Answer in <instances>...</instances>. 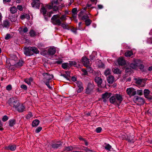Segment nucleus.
<instances>
[{
  "label": "nucleus",
  "instance_id": "5fc2aeb1",
  "mask_svg": "<svg viewBox=\"0 0 152 152\" xmlns=\"http://www.w3.org/2000/svg\"><path fill=\"white\" fill-rule=\"evenodd\" d=\"M137 94L139 95H142L143 91L142 90H139L137 91Z\"/></svg>",
  "mask_w": 152,
  "mask_h": 152
},
{
  "label": "nucleus",
  "instance_id": "f03ea898",
  "mask_svg": "<svg viewBox=\"0 0 152 152\" xmlns=\"http://www.w3.org/2000/svg\"><path fill=\"white\" fill-rule=\"evenodd\" d=\"M60 15H55L53 16L51 18V22L55 25L58 26H60L61 24V21L59 18Z\"/></svg>",
  "mask_w": 152,
  "mask_h": 152
},
{
  "label": "nucleus",
  "instance_id": "c85d7f7f",
  "mask_svg": "<svg viewBox=\"0 0 152 152\" xmlns=\"http://www.w3.org/2000/svg\"><path fill=\"white\" fill-rule=\"evenodd\" d=\"M125 55L126 57H130L133 55V53L132 51L128 50L125 52Z\"/></svg>",
  "mask_w": 152,
  "mask_h": 152
},
{
  "label": "nucleus",
  "instance_id": "393cba45",
  "mask_svg": "<svg viewBox=\"0 0 152 152\" xmlns=\"http://www.w3.org/2000/svg\"><path fill=\"white\" fill-rule=\"evenodd\" d=\"M134 80L136 83L139 85H140L142 84V79L139 78H134Z\"/></svg>",
  "mask_w": 152,
  "mask_h": 152
},
{
  "label": "nucleus",
  "instance_id": "1a4fd4ad",
  "mask_svg": "<svg viewBox=\"0 0 152 152\" xmlns=\"http://www.w3.org/2000/svg\"><path fill=\"white\" fill-rule=\"evenodd\" d=\"M76 83L77 86L79 88L77 91V92L78 93H80L83 89V84L80 81H77Z\"/></svg>",
  "mask_w": 152,
  "mask_h": 152
},
{
  "label": "nucleus",
  "instance_id": "f257e3e1",
  "mask_svg": "<svg viewBox=\"0 0 152 152\" xmlns=\"http://www.w3.org/2000/svg\"><path fill=\"white\" fill-rule=\"evenodd\" d=\"M123 100V98L120 94H115L109 99L110 103L115 105L119 106Z\"/></svg>",
  "mask_w": 152,
  "mask_h": 152
},
{
  "label": "nucleus",
  "instance_id": "412c9836",
  "mask_svg": "<svg viewBox=\"0 0 152 152\" xmlns=\"http://www.w3.org/2000/svg\"><path fill=\"white\" fill-rule=\"evenodd\" d=\"M10 22L7 20H4L2 26L3 27L8 28L10 26Z\"/></svg>",
  "mask_w": 152,
  "mask_h": 152
},
{
  "label": "nucleus",
  "instance_id": "39448f33",
  "mask_svg": "<svg viewBox=\"0 0 152 152\" xmlns=\"http://www.w3.org/2000/svg\"><path fill=\"white\" fill-rule=\"evenodd\" d=\"M42 75L44 77L43 81L44 82L46 81H49L53 78V77L52 75H50L48 73H44L42 74Z\"/></svg>",
  "mask_w": 152,
  "mask_h": 152
},
{
  "label": "nucleus",
  "instance_id": "c756f323",
  "mask_svg": "<svg viewBox=\"0 0 152 152\" xmlns=\"http://www.w3.org/2000/svg\"><path fill=\"white\" fill-rule=\"evenodd\" d=\"M111 69H107L105 70L104 72V74L106 76L107 75L109 76L111 74Z\"/></svg>",
  "mask_w": 152,
  "mask_h": 152
},
{
  "label": "nucleus",
  "instance_id": "58836bf2",
  "mask_svg": "<svg viewBox=\"0 0 152 152\" xmlns=\"http://www.w3.org/2000/svg\"><path fill=\"white\" fill-rule=\"evenodd\" d=\"M24 63V62L22 60H20L17 63V66H22L23 64Z\"/></svg>",
  "mask_w": 152,
  "mask_h": 152
},
{
  "label": "nucleus",
  "instance_id": "5701e85b",
  "mask_svg": "<svg viewBox=\"0 0 152 152\" xmlns=\"http://www.w3.org/2000/svg\"><path fill=\"white\" fill-rule=\"evenodd\" d=\"M61 66L62 67L65 69H68L70 67V64L69 63H67L62 64Z\"/></svg>",
  "mask_w": 152,
  "mask_h": 152
},
{
  "label": "nucleus",
  "instance_id": "6ab92c4d",
  "mask_svg": "<svg viewBox=\"0 0 152 152\" xmlns=\"http://www.w3.org/2000/svg\"><path fill=\"white\" fill-rule=\"evenodd\" d=\"M41 12L42 13L43 15L45 16V18L46 20H48V18L45 17L46 14L47 10L45 7H42L40 10Z\"/></svg>",
  "mask_w": 152,
  "mask_h": 152
},
{
  "label": "nucleus",
  "instance_id": "69168bd1",
  "mask_svg": "<svg viewBox=\"0 0 152 152\" xmlns=\"http://www.w3.org/2000/svg\"><path fill=\"white\" fill-rule=\"evenodd\" d=\"M53 10L54 11H56L58 9V8L56 5L54 6L53 7Z\"/></svg>",
  "mask_w": 152,
  "mask_h": 152
},
{
  "label": "nucleus",
  "instance_id": "37998d69",
  "mask_svg": "<svg viewBox=\"0 0 152 152\" xmlns=\"http://www.w3.org/2000/svg\"><path fill=\"white\" fill-rule=\"evenodd\" d=\"M105 148L107 150L110 151L111 148V146L109 144H107L105 145Z\"/></svg>",
  "mask_w": 152,
  "mask_h": 152
},
{
  "label": "nucleus",
  "instance_id": "423d86ee",
  "mask_svg": "<svg viewBox=\"0 0 152 152\" xmlns=\"http://www.w3.org/2000/svg\"><path fill=\"white\" fill-rule=\"evenodd\" d=\"M94 88V85L93 84L89 83H88L87 88L86 89V93L90 94L93 90Z\"/></svg>",
  "mask_w": 152,
  "mask_h": 152
},
{
  "label": "nucleus",
  "instance_id": "2eb2a0df",
  "mask_svg": "<svg viewBox=\"0 0 152 152\" xmlns=\"http://www.w3.org/2000/svg\"><path fill=\"white\" fill-rule=\"evenodd\" d=\"M118 63L119 65H124L126 63L124 59L123 58H120L118 59Z\"/></svg>",
  "mask_w": 152,
  "mask_h": 152
},
{
  "label": "nucleus",
  "instance_id": "09e8293b",
  "mask_svg": "<svg viewBox=\"0 0 152 152\" xmlns=\"http://www.w3.org/2000/svg\"><path fill=\"white\" fill-rule=\"evenodd\" d=\"M73 150V148L71 146L66 147L65 148V150L67 151H71Z\"/></svg>",
  "mask_w": 152,
  "mask_h": 152
},
{
  "label": "nucleus",
  "instance_id": "f3484780",
  "mask_svg": "<svg viewBox=\"0 0 152 152\" xmlns=\"http://www.w3.org/2000/svg\"><path fill=\"white\" fill-rule=\"evenodd\" d=\"M29 34L31 37H33L35 36L38 35H39V33L35 32L33 30H31L30 31Z\"/></svg>",
  "mask_w": 152,
  "mask_h": 152
},
{
  "label": "nucleus",
  "instance_id": "864d4df0",
  "mask_svg": "<svg viewBox=\"0 0 152 152\" xmlns=\"http://www.w3.org/2000/svg\"><path fill=\"white\" fill-rule=\"evenodd\" d=\"M42 127H37L35 130V132L37 133L39 132L42 129Z\"/></svg>",
  "mask_w": 152,
  "mask_h": 152
},
{
  "label": "nucleus",
  "instance_id": "e2e57ef3",
  "mask_svg": "<svg viewBox=\"0 0 152 152\" xmlns=\"http://www.w3.org/2000/svg\"><path fill=\"white\" fill-rule=\"evenodd\" d=\"M81 24V22H79L78 23V26H79V27H78V29L80 30H84V29H85L86 27H85L84 29H82L80 27V26Z\"/></svg>",
  "mask_w": 152,
  "mask_h": 152
},
{
  "label": "nucleus",
  "instance_id": "c9c22d12",
  "mask_svg": "<svg viewBox=\"0 0 152 152\" xmlns=\"http://www.w3.org/2000/svg\"><path fill=\"white\" fill-rule=\"evenodd\" d=\"M96 53L95 52H93L92 54L90 55V58L91 60H93L96 58L95 55H96Z\"/></svg>",
  "mask_w": 152,
  "mask_h": 152
},
{
  "label": "nucleus",
  "instance_id": "f8f14e48",
  "mask_svg": "<svg viewBox=\"0 0 152 152\" xmlns=\"http://www.w3.org/2000/svg\"><path fill=\"white\" fill-rule=\"evenodd\" d=\"M19 112H22L25 110V107L22 104H19L17 108H16Z\"/></svg>",
  "mask_w": 152,
  "mask_h": 152
},
{
  "label": "nucleus",
  "instance_id": "bf43d9fd",
  "mask_svg": "<svg viewBox=\"0 0 152 152\" xmlns=\"http://www.w3.org/2000/svg\"><path fill=\"white\" fill-rule=\"evenodd\" d=\"M102 130V128L101 127H99L96 128V131L97 133H100Z\"/></svg>",
  "mask_w": 152,
  "mask_h": 152
},
{
  "label": "nucleus",
  "instance_id": "13d9d810",
  "mask_svg": "<svg viewBox=\"0 0 152 152\" xmlns=\"http://www.w3.org/2000/svg\"><path fill=\"white\" fill-rule=\"evenodd\" d=\"M11 37V36L10 34H7L5 37V39L6 40H8L10 39Z\"/></svg>",
  "mask_w": 152,
  "mask_h": 152
},
{
  "label": "nucleus",
  "instance_id": "338daca9",
  "mask_svg": "<svg viewBox=\"0 0 152 152\" xmlns=\"http://www.w3.org/2000/svg\"><path fill=\"white\" fill-rule=\"evenodd\" d=\"M17 8L20 11H21L23 10L22 7L21 5H18L17 7Z\"/></svg>",
  "mask_w": 152,
  "mask_h": 152
},
{
  "label": "nucleus",
  "instance_id": "ddd939ff",
  "mask_svg": "<svg viewBox=\"0 0 152 152\" xmlns=\"http://www.w3.org/2000/svg\"><path fill=\"white\" fill-rule=\"evenodd\" d=\"M107 78V81L109 83L112 84L114 82L115 79L113 76L111 75H109Z\"/></svg>",
  "mask_w": 152,
  "mask_h": 152
},
{
  "label": "nucleus",
  "instance_id": "4be33fe9",
  "mask_svg": "<svg viewBox=\"0 0 152 152\" xmlns=\"http://www.w3.org/2000/svg\"><path fill=\"white\" fill-rule=\"evenodd\" d=\"M111 96L110 93L106 92L102 94V99H108Z\"/></svg>",
  "mask_w": 152,
  "mask_h": 152
},
{
  "label": "nucleus",
  "instance_id": "4c0bfd02",
  "mask_svg": "<svg viewBox=\"0 0 152 152\" xmlns=\"http://www.w3.org/2000/svg\"><path fill=\"white\" fill-rule=\"evenodd\" d=\"M113 72L114 73L117 74H120L121 73V71H120L119 69L118 68L114 69Z\"/></svg>",
  "mask_w": 152,
  "mask_h": 152
},
{
  "label": "nucleus",
  "instance_id": "a211bd4d",
  "mask_svg": "<svg viewBox=\"0 0 152 152\" xmlns=\"http://www.w3.org/2000/svg\"><path fill=\"white\" fill-rule=\"evenodd\" d=\"M55 49L54 48H50L48 50V53L50 55H53L56 53Z\"/></svg>",
  "mask_w": 152,
  "mask_h": 152
},
{
  "label": "nucleus",
  "instance_id": "c03bdc74",
  "mask_svg": "<svg viewBox=\"0 0 152 152\" xmlns=\"http://www.w3.org/2000/svg\"><path fill=\"white\" fill-rule=\"evenodd\" d=\"M64 29H68V26L67 24H65L64 23H61L60 25Z\"/></svg>",
  "mask_w": 152,
  "mask_h": 152
},
{
  "label": "nucleus",
  "instance_id": "7ed1b4c3",
  "mask_svg": "<svg viewBox=\"0 0 152 152\" xmlns=\"http://www.w3.org/2000/svg\"><path fill=\"white\" fill-rule=\"evenodd\" d=\"M8 103L10 106L17 108L19 103L18 101L15 99V98L12 97L9 99Z\"/></svg>",
  "mask_w": 152,
  "mask_h": 152
},
{
  "label": "nucleus",
  "instance_id": "a878e982",
  "mask_svg": "<svg viewBox=\"0 0 152 152\" xmlns=\"http://www.w3.org/2000/svg\"><path fill=\"white\" fill-rule=\"evenodd\" d=\"M30 48L31 49L32 53H35L36 54L39 53V51L38 50L37 48L35 47H31Z\"/></svg>",
  "mask_w": 152,
  "mask_h": 152
},
{
  "label": "nucleus",
  "instance_id": "9d476101",
  "mask_svg": "<svg viewBox=\"0 0 152 152\" xmlns=\"http://www.w3.org/2000/svg\"><path fill=\"white\" fill-rule=\"evenodd\" d=\"M94 80L99 87H102L101 84L102 82V80L101 78L99 77H95Z\"/></svg>",
  "mask_w": 152,
  "mask_h": 152
},
{
  "label": "nucleus",
  "instance_id": "4d7b16f0",
  "mask_svg": "<svg viewBox=\"0 0 152 152\" xmlns=\"http://www.w3.org/2000/svg\"><path fill=\"white\" fill-rule=\"evenodd\" d=\"M77 8H73L72 10V12L74 14H77Z\"/></svg>",
  "mask_w": 152,
  "mask_h": 152
},
{
  "label": "nucleus",
  "instance_id": "b1692460",
  "mask_svg": "<svg viewBox=\"0 0 152 152\" xmlns=\"http://www.w3.org/2000/svg\"><path fill=\"white\" fill-rule=\"evenodd\" d=\"M39 120H34L32 122V126L33 127H36L39 124Z\"/></svg>",
  "mask_w": 152,
  "mask_h": 152
},
{
  "label": "nucleus",
  "instance_id": "052dcab7",
  "mask_svg": "<svg viewBox=\"0 0 152 152\" xmlns=\"http://www.w3.org/2000/svg\"><path fill=\"white\" fill-rule=\"evenodd\" d=\"M12 88V86L10 85H9L6 87V89L8 91L11 90Z\"/></svg>",
  "mask_w": 152,
  "mask_h": 152
},
{
  "label": "nucleus",
  "instance_id": "2f4dec72",
  "mask_svg": "<svg viewBox=\"0 0 152 152\" xmlns=\"http://www.w3.org/2000/svg\"><path fill=\"white\" fill-rule=\"evenodd\" d=\"M85 24L86 26H89L92 22V20L89 19H88L85 20Z\"/></svg>",
  "mask_w": 152,
  "mask_h": 152
},
{
  "label": "nucleus",
  "instance_id": "bb28decb",
  "mask_svg": "<svg viewBox=\"0 0 152 152\" xmlns=\"http://www.w3.org/2000/svg\"><path fill=\"white\" fill-rule=\"evenodd\" d=\"M32 81L33 79L31 77L26 79L25 80V82L29 85H31V83L32 82Z\"/></svg>",
  "mask_w": 152,
  "mask_h": 152
},
{
  "label": "nucleus",
  "instance_id": "a18cd8bd",
  "mask_svg": "<svg viewBox=\"0 0 152 152\" xmlns=\"http://www.w3.org/2000/svg\"><path fill=\"white\" fill-rule=\"evenodd\" d=\"M37 47L38 48L40 49H43L44 48V45L41 43H39L38 44Z\"/></svg>",
  "mask_w": 152,
  "mask_h": 152
},
{
  "label": "nucleus",
  "instance_id": "79ce46f5",
  "mask_svg": "<svg viewBox=\"0 0 152 152\" xmlns=\"http://www.w3.org/2000/svg\"><path fill=\"white\" fill-rule=\"evenodd\" d=\"M69 64H70V67L71 66L73 65L74 66H75L77 65V63L74 61H69Z\"/></svg>",
  "mask_w": 152,
  "mask_h": 152
},
{
  "label": "nucleus",
  "instance_id": "72a5a7b5",
  "mask_svg": "<svg viewBox=\"0 0 152 152\" xmlns=\"http://www.w3.org/2000/svg\"><path fill=\"white\" fill-rule=\"evenodd\" d=\"M59 0H52L51 3L53 6L57 5L59 3Z\"/></svg>",
  "mask_w": 152,
  "mask_h": 152
},
{
  "label": "nucleus",
  "instance_id": "49530a36",
  "mask_svg": "<svg viewBox=\"0 0 152 152\" xmlns=\"http://www.w3.org/2000/svg\"><path fill=\"white\" fill-rule=\"evenodd\" d=\"M90 17V16H88V15H83L81 18V19L82 20H86L88 19V18Z\"/></svg>",
  "mask_w": 152,
  "mask_h": 152
},
{
  "label": "nucleus",
  "instance_id": "f704fd0d",
  "mask_svg": "<svg viewBox=\"0 0 152 152\" xmlns=\"http://www.w3.org/2000/svg\"><path fill=\"white\" fill-rule=\"evenodd\" d=\"M28 31V29L26 27H24V28H21L20 32L21 33H26Z\"/></svg>",
  "mask_w": 152,
  "mask_h": 152
},
{
  "label": "nucleus",
  "instance_id": "8fccbe9b",
  "mask_svg": "<svg viewBox=\"0 0 152 152\" xmlns=\"http://www.w3.org/2000/svg\"><path fill=\"white\" fill-rule=\"evenodd\" d=\"M138 68H139L142 71L144 68V66L143 64H140L138 63Z\"/></svg>",
  "mask_w": 152,
  "mask_h": 152
},
{
  "label": "nucleus",
  "instance_id": "aec40b11",
  "mask_svg": "<svg viewBox=\"0 0 152 152\" xmlns=\"http://www.w3.org/2000/svg\"><path fill=\"white\" fill-rule=\"evenodd\" d=\"M62 143L61 142H59L58 143H55L53 144L52 147V148L54 149H57L59 148L61 146Z\"/></svg>",
  "mask_w": 152,
  "mask_h": 152
},
{
  "label": "nucleus",
  "instance_id": "dca6fc26",
  "mask_svg": "<svg viewBox=\"0 0 152 152\" xmlns=\"http://www.w3.org/2000/svg\"><path fill=\"white\" fill-rule=\"evenodd\" d=\"M16 147L15 145H10L8 146L5 148V149L7 150H10L11 151H14L15 150Z\"/></svg>",
  "mask_w": 152,
  "mask_h": 152
},
{
  "label": "nucleus",
  "instance_id": "cd10ccee",
  "mask_svg": "<svg viewBox=\"0 0 152 152\" xmlns=\"http://www.w3.org/2000/svg\"><path fill=\"white\" fill-rule=\"evenodd\" d=\"M9 124L10 126H13L15 124V121L14 119H11L9 121Z\"/></svg>",
  "mask_w": 152,
  "mask_h": 152
},
{
  "label": "nucleus",
  "instance_id": "6e6d98bb",
  "mask_svg": "<svg viewBox=\"0 0 152 152\" xmlns=\"http://www.w3.org/2000/svg\"><path fill=\"white\" fill-rule=\"evenodd\" d=\"M32 117V115L31 113H29L26 115V118L27 119H29Z\"/></svg>",
  "mask_w": 152,
  "mask_h": 152
},
{
  "label": "nucleus",
  "instance_id": "20e7f679",
  "mask_svg": "<svg viewBox=\"0 0 152 152\" xmlns=\"http://www.w3.org/2000/svg\"><path fill=\"white\" fill-rule=\"evenodd\" d=\"M126 92L130 97L135 95L136 94V91L135 89L131 87L128 88L126 89Z\"/></svg>",
  "mask_w": 152,
  "mask_h": 152
},
{
  "label": "nucleus",
  "instance_id": "6e6552de",
  "mask_svg": "<svg viewBox=\"0 0 152 152\" xmlns=\"http://www.w3.org/2000/svg\"><path fill=\"white\" fill-rule=\"evenodd\" d=\"M31 4L33 7L34 8L39 9L40 5V2L39 0H33Z\"/></svg>",
  "mask_w": 152,
  "mask_h": 152
},
{
  "label": "nucleus",
  "instance_id": "7c9ffc66",
  "mask_svg": "<svg viewBox=\"0 0 152 152\" xmlns=\"http://www.w3.org/2000/svg\"><path fill=\"white\" fill-rule=\"evenodd\" d=\"M17 9L15 7H11L10 9V12L12 14H14L17 12Z\"/></svg>",
  "mask_w": 152,
  "mask_h": 152
},
{
  "label": "nucleus",
  "instance_id": "a19ab883",
  "mask_svg": "<svg viewBox=\"0 0 152 152\" xmlns=\"http://www.w3.org/2000/svg\"><path fill=\"white\" fill-rule=\"evenodd\" d=\"M66 16L65 15H62L60 18V20L61 21L65 20L66 19Z\"/></svg>",
  "mask_w": 152,
  "mask_h": 152
},
{
  "label": "nucleus",
  "instance_id": "603ef678",
  "mask_svg": "<svg viewBox=\"0 0 152 152\" xmlns=\"http://www.w3.org/2000/svg\"><path fill=\"white\" fill-rule=\"evenodd\" d=\"M82 70L83 72V73L82 74L83 75H88L87 71L85 69H82Z\"/></svg>",
  "mask_w": 152,
  "mask_h": 152
},
{
  "label": "nucleus",
  "instance_id": "3c124183",
  "mask_svg": "<svg viewBox=\"0 0 152 152\" xmlns=\"http://www.w3.org/2000/svg\"><path fill=\"white\" fill-rule=\"evenodd\" d=\"M44 82L45 83L46 85L48 86L49 88L50 89H52V87L50 86L49 85V81H46L45 82Z\"/></svg>",
  "mask_w": 152,
  "mask_h": 152
},
{
  "label": "nucleus",
  "instance_id": "774afa93",
  "mask_svg": "<svg viewBox=\"0 0 152 152\" xmlns=\"http://www.w3.org/2000/svg\"><path fill=\"white\" fill-rule=\"evenodd\" d=\"M3 126V124L2 123L1 121L0 120V130H2L3 129L2 128V127Z\"/></svg>",
  "mask_w": 152,
  "mask_h": 152
},
{
  "label": "nucleus",
  "instance_id": "680f3d73",
  "mask_svg": "<svg viewBox=\"0 0 152 152\" xmlns=\"http://www.w3.org/2000/svg\"><path fill=\"white\" fill-rule=\"evenodd\" d=\"M20 87L21 88L25 90H26L27 89V86L25 85H21Z\"/></svg>",
  "mask_w": 152,
  "mask_h": 152
},
{
  "label": "nucleus",
  "instance_id": "9b49d317",
  "mask_svg": "<svg viewBox=\"0 0 152 152\" xmlns=\"http://www.w3.org/2000/svg\"><path fill=\"white\" fill-rule=\"evenodd\" d=\"M24 53L26 56H30L33 54L30 47L26 48L25 49Z\"/></svg>",
  "mask_w": 152,
  "mask_h": 152
},
{
  "label": "nucleus",
  "instance_id": "0e129e2a",
  "mask_svg": "<svg viewBox=\"0 0 152 152\" xmlns=\"http://www.w3.org/2000/svg\"><path fill=\"white\" fill-rule=\"evenodd\" d=\"M53 6H54L52 5V4L51 3L50 5H49L47 6V7L49 9H51L53 7Z\"/></svg>",
  "mask_w": 152,
  "mask_h": 152
},
{
  "label": "nucleus",
  "instance_id": "0eeeda50",
  "mask_svg": "<svg viewBox=\"0 0 152 152\" xmlns=\"http://www.w3.org/2000/svg\"><path fill=\"white\" fill-rule=\"evenodd\" d=\"M82 62L85 66L88 67L89 66L90 63L89 59L86 56H83L82 59Z\"/></svg>",
  "mask_w": 152,
  "mask_h": 152
},
{
  "label": "nucleus",
  "instance_id": "e433bc0d",
  "mask_svg": "<svg viewBox=\"0 0 152 152\" xmlns=\"http://www.w3.org/2000/svg\"><path fill=\"white\" fill-rule=\"evenodd\" d=\"M92 4L91 3V1H89L86 4V7H85L83 9V10H86L87 9V8H89V7H91Z\"/></svg>",
  "mask_w": 152,
  "mask_h": 152
},
{
  "label": "nucleus",
  "instance_id": "4468645a",
  "mask_svg": "<svg viewBox=\"0 0 152 152\" xmlns=\"http://www.w3.org/2000/svg\"><path fill=\"white\" fill-rule=\"evenodd\" d=\"M138 62L136 61L133 63H132L130 64V66L132 68L135 69H137L138 68Z\"/></svg>",
  "mask_w": 152,
  "mask_h": 152
},
{
  "label": "nucleus",
  "instance_id": "473e14b6",
  "mask_svg": "<svg viewBox=\"0 0 152 152\" xmlns=\"http://www.w3.org/2000/svg\"><path fill=\"white\" fill-rule=\"evenodd\" d=\"M135 99L136 101H137L138 102H144V100L143 99L140 97L139 96H137L135 98Z\"/></svg>",
  "mask_w": 152,
  "mask_h": 152
},
{
  "label": "nucleus",
  "instance_id": "de8ad7c7",
  "mask_svg": "<svg viewBox=\"0 0 152 152\" xmlns=\"http://www.w3.org/2000/svg\"><path fill=\"white\" fill-rule=\"evenodd\" d=\"M8 117L6 115H4L2 118V121L4 122L7 121L8 119Z\"/></svg>",
  "mask_w": 152,
  "mask_h": 152
},
{
  "label": "nucleus",
  "instance_id": "ea45409f",
  "mask_svg": "<svg viewBox=\"0 0 152 152\" xmlns=\"http://www.w3.org/2000/svg\"><path fill=\"white\" fill-rule=\"evenodd\" d=\"M150 93V91L148 89H145L144 91V94L145 97L148 95Z\"/></svg>",
  "mask_w": 152,
  "mask_h": 152
}]
</instances>
